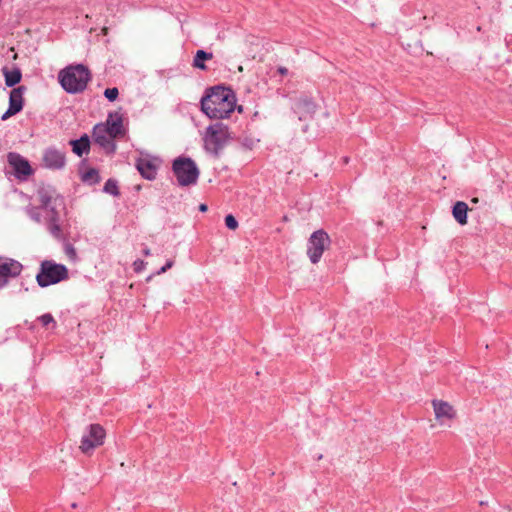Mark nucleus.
I'll return each mask as SVG.
<instances>
[{"label":"nucleus","mask_w":512,"mask_h":512,"mask_svg":"<svg viewBox=\"0 0 512 512\" xmlns=\"http://www.w3.org/2000/svg\"><path fill=\"white\" fill-rule=\"evenodd\" d=\"M237 98L234 90L228 86L216 85L205 90L201 98V111L210 119L229 118L235 109L243 112L241 105H236Z\"/></svg>","instance_id":"obj_1"},{"label":"nucleus","mask_w":512,"mask_h":512,"mask_svg":"<svg viewBox=\"0 0 512 512\" xmlns=\"http://www.w3.org/2000/svg\"><path fill=\"white\" fill-rule=\"evenodd\" d=\"M58 79L67 93H81L91 80V72L83 64L69 65L59 72Z\"/></svg>","instance_id":"obj_2"},{"label":"nucleus","mask_w":512,"mask_h":512,"mask_svg":"<svg viewBox=\"0 0 512 512\" xmlns=\"http://www.w3.org/2000/svg\"><path fill=\"white\" fill-rule=\"evenodd\" d=\"M69 278V272L65 265L57 264L51 260H44L40 264V270L36 275V281L40 287H48Z\"/></svg>","instance_id":"obj_3"},{"label":"nucleus","mask_w":512,"mask_h":512,"mask_svg":"<svg viewBox=\"0 0 512 512\" xmlns=\"http://www.w3.org/2000/svg\"><path fill=\"white\" fill-rule=\"evenodd\" d=\"M172 170L180 186L196 184L200 174L196 163L191 158L183 156L173 161Z\"/></svg>","instance_id":"obj_4"},{"label":"nucleus","mask_w":512,"mask_h":512,"mask_svg":"<svg viewBox=\"0 0 512 512\" xmlns=\"http://www.w3.org/2000/svg\"><path fill=\"white\" fill-rule=\"evenodd\" d=\"M229 139V129L223 123H215L206 128L204 148L217 156Z\"/></svg>","instance_id":"obj_5"},{"label":"nucleus","mask_w":512,"mask_h":512,"mask_svg":"<svg viewBox=\"0 0 512 512\" xmlns=\"http://www.w3.org/2000/svg\"><path fill=\"white\" fill-rule=\"evenodd\" d=\"M330 243V237L323 229L316 230L311 234L307 243V255L313 264H317L320 261Z\"/></svg>","instance_id":"obj_6"},{"label":"nucleus","mask_w":512,"mask_h":512,"mask_svg":"<svg viewBox=\"0 0 512 512\" xmlns=\"http://www.w3.org/2000/svg\"><path fill=\"white\" fill-rule=\"evenodd\" d=\"M105 437V429L100 424H90L81 438L80 451L86 455L92 454L97 447L104 444Z\"/></svg>","instance_id":"obj_7"},{"label":"nucleus","mask_w":512,"mask_h":512,"mask_svg":"<svg viewBox=\"0 0 512 512\" xmlns=\"http://www.w3.org/2000/svg\"><path fill=\"white\" fill-rule=\"evenodd\" d=\"M23 269L22 264L7 257H0V288L8 284L9 278L17 277Z\"/></svg>","instance_id":"obj_8"},{"label":"nucleus","mask_w":512,"mask_h":512,"mask_svg":"<svg viewBox=\"0 0 512 512\" xmlns=\"http://www.w3.org/2000/svg\"><path fill=\"white\" fill-rule=\"evenodd\" d=\"M8 164L12 167L14 175L18 179H26L33 174V169L29 162L20 154L10 152L7 155Z\"/></svg>","instance_id":"obj_9"},{"label":"nucleus","mask_w":512,"mask_h":512,"mask_svg":"<svg viewBox=\"0 0 512 512\" xmlns=\"http://www.w3.org/2000/svg\"><path fill=\"white\" fill-rule=\"evenodd\" d=\"M316 109V102L307 95L300 96L293 105V110L298 115L300 121L312 118L316 112Z\"/></svg>","instance_id":"obj_10"},{"label":"nucleus","mask_w":512,"mask_h":512,"mask_svg":"<svg viewBox=\"0 0 512 512\" xmlns=\"http://www.w3.org/2000/svg\"><path fill=\"white\" fill-rule=\"evenodd\" d=\"M93 139L106 153L113 154L116 151V143L112 136L105 130L104 124H97L93 128Z\"/></svg>","instance_id":"obj_11"},{"label":"nucleus","mask_w":512,"mask_h":512,"mask_svg":"<svg viewBox=\"0 0 512 512\" xmlns=\"http://www.w3.org/2000/svg\"><path fill=\"white\" fill-rule=\"evenodd\" d=\"M432 406L435 414V419L441 424L446 421H451L456 417V410L446 401L434 399Z\"/></svg>","instance_id":"obj_12"},{"label":"nucleus","mask_w":512,"mask_h":512,"mask_svg":"<svg viewBox=\"0 0 512 512\" xmlns=\"http://www.w3.org/2000/svg\"><path fill=\"white\" fill-rule=\"evenodd\" d=\"M43 162L47 168L62 169L65 166V154L56 148H48L43 154Z\"/></svg>","instance_id":"obj_13"},{"label":"nucleus","mask_w":512,"mask_h":512,"mask_svg":"<svg viewBox=\"0 0 512 512\" xmlns=\"http://www.w3.org/2000/svg\"><path fill=\"white\" fill-rule=\"evenodd\" d=\"M136 168L141 176L147 180H154L157 176V166L153 160L139 158L136 161Z\"/></svg>","instance_id":"obj_14"},{"label":"nucleus","mask_w":512,"mask_h":512,"mask_svg":"<svg viewBox=\"0 0 512 512\" xmlns=\"http://www.w3.org/2000/svg\"><path fill=\"white\" fill-rule=\"evenodd\" d=\"M105 125V130H107V133L112 136L113 139L123 136L124 135V129L122 124V118L117 117L116 119H113V114H109V117L107 119V122Z\"/></svg>","instance_id":"obj_15"},{"label":"nucleus","mask_w":512,"mask_h":512,"mask_svg":"<svg viewBox=\"0 0 512 512\" xmlns=\"http://www.w3.org/2000/svg\"><path fill=\"white\" fill-rule=\"evenodd\" d=\"M70 145L72 147V151L79 157H82L84 154H88L90 151V139L87 134H84L79 139L71 140Z\"/></svg>","instance_id":"obj_16"},{"label":"nucleus","mask_w":512,"mask_h":512,"mask_svg":"<svg viewBox=\"0 0 512 512\" xmlns=\"http://www.w3.org/2000/svg\"><path fill=\"white\" fill-rule=\"evenodd\" d=\"M26 91L25 86H18L13 88L9 96V106L20 112L23 109V94Z\"/></svg>","instance_id":"obj_17"},{"label":"nucleus","mask_w":512,"mask_h":512,"mask_svg":"<svg viewBox=\"0 0 512 512\" xmlns=\"http://www.w3.org/2000/svg\"><path fill=\"white\" fill-rule=\"evenodd\" d=\"M468 205L463 201H457L452 209V214L455 220L460 225L467 224V212H468Z\"/></svg>","instance_id":"obj_18"},{"label":"nucleus","mask_w":512,"mask_h":512,"mask_svg":"<svg viewBox=\"0 0 512 512\" xmlns=\"http://www.w3.org/2000/svg\"><path fill=\"white\" fill-rule=\"evenodd\" d=\"M38 197H39L41 209L50 207V205L53 204V202H60V199H61V197H59L58 195H55L54 193H52L46 189L39 190Z\"/></svg>","instance_id":"obj_19"},{"label":"nucleus","mask_w":512,"mask_h":512,"mask_svg":"<svg viewBox=\"0 0 512 512\" xmlns=\"http://www.w3.org/2000/svg\"><path fill=\"white\" fill-rule=\"evenodd\" d=\"M3 73L5 76V84L8 87H14L21 81V71L18 68H14L9 70L8 68H3Z\"/></svg>","instance_id":"obj_20"},{"label":"nucleus","mask_w":512,"mask_h":512,"mask_svg":"<svg viewBox=\"0 0 512 512\" xmlns=\"http://www.w3.org/2000/svg\"><path fill=\"white\" fill-rule=\"evenodd\" d=\"M212 58V53L206 52L204 50H198L193 60V66L201 70H206L207 67L204 62Z\"/></svg>","instance_id":"obj_21"},{"label":"nucleus","mask_w":512,"mask_h":512,"mask_svg":"<svg viewBox=\"0 0 512 512\" xmlns=\"http://www.w3.org/2000/svg\"><path fill=\"white\" fill-rule=\"evenodd\" d=\"M81 180L89 185H95L101 181V177L97 169L90 168L82 173Z\"/></svg>","instance_id":"obj_22"},{"label":"nucleus","mask_w":512,"mask_h":512,"mask_svg":"<svg viewBox=\"0 0 512 512\" xmlns=\"http://www.w3.org/2000/svg\"><path fill=\"white\" fill-rule=\"evenodd\" d=\"M47 229L50 232V234L55 237L56 239L62 238V229L60 226V219L57 218H48L47 221Z\"/></svg>","instance_id":"obj_23"},{"label":"nucleus","mask_w":512,"mask_h":512,"mask_svg":"<svg viewBox=\"0 0 512 512\" xmlns=\"http://www.w3.org/2000/svg\"><path fill=\"white\" fill-rule=\"evenodd\" d=\"M63 206V200L60 199V202H53L50 207L43 209L46 212V220L48 218H57L60 219V214L58 211V207Z\"/></svg>","instance_id":"obj_24"},{"label":"nucleus","mask_w":512,"mask_h":512,"mask_svg":"<svg viewBox=\"0 0 512 512\" xmlns=\"http://www.w3.org/2000/svg\"><path fill=\"white\" fill-rule=\"evenodd\" d=\"M103 191L113 196H119L120 194L118 183L115 179L112 178L106 181V183L104 184Z\"/></svg>","instance_id":"obj_25"},{"label":"nucleus","mask_w":512,"mask_h":512,"mask_svg":"<svg viewBox=\"0 0 512 512\" xmlns=\"http://www.w3.org/2000/svg\"><path fill=\"white\" fill-rule=\"evenodd\" d=\"M38 321L41 323V325L43 327H48L51 324L53 327H56V321H55L54 317L52 316V314H50V313H45V314L39 316Z\"/></svg>","instance_id":"obj_26"},{"label":"nucleus","mask_w":512,"mask_h":512,"mask_svg":"<svg viewBox=\"0 0 512 512\" xmlns=\"http://www.w3.org/2000/svg\"><path fill=\"white\" fill-rule=\"evenodd\" d=\"M119 90L116 87L107 88L104 91V96L111 102L115 101L118 98Z\"/></svg>","instance_id":"obj_27"},{"label":"nucleus","mask_w":512,"mask_h":512,"mask_svg":"<svg viewBox=\"0 0 512 512\" xmlns=\"http://www.w3.org/2000/svg\"><path fill=\"white\" fill-rule=\"evenodd\" d=\"M225 225L230 230H235L238 228V221L232 214H228L225 217Z\"/></svg>","instance_id":"obj_28"},{"label":"nucleus","mask_w":512,"mask_h":512,"mask_svg":"<svg viewBox=\"0 0 512 512\" xmlns=\"http://www.w3.org/2000/svg\"><path fill=\"white\" fill-rule=\"evenodd\" d=\"M65 253L66 255L71 259V260H76L77 258V253H76V249L74 248V246L72 244H69L67 243L65 245Z\"/></svg>","instance_id":"obj_29"},{"label":"nucleus","mask_w":512,"mask_h":512,"mask_svg":"<svg viewBox=\"0 0 512 512\" xmlns=\"http://www.w3.org/2000/svg\"><path fill=\"white\" fill-rule=\"evenodd\" d=\"M145 266H146V262H144L141 259H137L133 262V270L136 273L142 272L144 270Z\"/></svg>","instance_id":"obj_30"},{"label":"nucleus","mask_w":512,"mask_h":512,"mask_svg":"<svg viewBox=\"0 0 512 512\" xmlns=\"http://www.w3.org/2000/svg\"><path fill=\"white\" fill-rule=\"evenodd\" d=\"M18 112L16 110H13V108H11L10 106L8 107L7 111L2 115L1 119L2 120H6L8 119L9 117L17 114Z\"/></svg>","instance_id":"obj_31"},{"label":"nucleus","mask_w":512,"mask_h":512,"mask_svg":"<svg viewBox=\"0 0 512 512\" xmlns=\"http://www.w3.org/2000/svg\"><path fill=\"white\" fill-rule=\"evenodd\" d=\"M277 71L282 76H285L288 74V69L286 67L280 66V67H278Z\"/></svg>","instance_id":"obj_32"},{"label":"nucleus","mask_w":512,"mask_h":512,"mask_svg":"<svg viewBox=\"0 0 512 512\" xmlns=\"http://www.w3.org/2000/svg\"><path fill=\"white\" fill-rule=\"evenodd\" d=\"M173 265H174V261L173 260H168L166 262V264L164 265V267L166 268V270H168V269L172 268Z\"/></svg>","instance_id":"obj_33"},{"label":"nucleus","mask_w":512,"mask_h":512,"mask_svg":"<svg viewBox=\"0 0 512 512\" xmlns=\"http://www.w3.org/2000/svg\"><path fill=\"white\" fill-rule=\"evenodd\" d=\"M166 271H167V270H166V268L163 266V267H161V268L156 272V274H157V275H160V274L165 273Z\"/></svg>","instance_id":"obj_34"},{"label":"nucleus","mask_w":512,"mask_h":512,"mask_svg":"<svg viewBox=\"0 0 512 512\" xmlns=\"http://www.w3.org/2000/svg\"><path fill=\"white\" fill-rule=\"evenodd\" d=\"M143 254H144V256H149V255H151V251H150V249H149V248H145V249L143 250Z\"/></svg>","instance_id":"obj_35"},{"label":"nucleus","mask_w":512,"mask_h":512,"mask_svg":"<svg viewBox=\"0 0 512 512\" xmlns=\"http://www.w3.org/2000/svg\"><path fill=\"white\" fill-rule=\"evenodd\" d=\"M199 209H200V211L205 212V211L207 210V205H205V204H201V205L199 206Z\"/></svg>","instance_id":"obj_36"},{"label":"nucleus","mask_w":512,"mask_h":512,"mask_svg":"<svg viewBox=\"0 0 512 512\" xmlns=\"http://www.w3.org/2000/svg\"><path fill=\"white\" fill-rule=\"evenodd\" d=\"M33 219H34V220H36L37 222H39V221H40V217H39V215H35V216H33Z\"/></svg>","instance_id":"obj_37"},{"label":"nucleus","mask_w":512,"mask_h":512,"mask_svg":"<svg viewBox=\"0 0 512 512\" xmlns=\"http://www.w3.org/2000/svg\"><path fill=\"white\" fill-rule=\"evenodd\" d=\"M107 31L108 29L107 28H103V33L106 35L107 34Z\"/></svg>","instance_id":"obj_38"}]
</instances>
